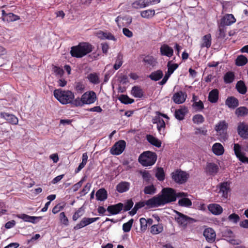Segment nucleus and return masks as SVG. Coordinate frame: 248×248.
Here are the masks:
<instances>
[{
    "instance_id": "nucleus-15",
    "label": "nucleus",
    "mask_w": 248,
    "mask_h": 248,
    "mask_svg": "<svg viewBox=\"0 0 248 248\" xmlns=\"http://www.w3.org/2000/svg\"><path fill=\"white\" fill-rule=\"evenodd\" d=\"M237 132L243 139H248V125L244 122L240 123L237 127Z\"/></svg>"
},
{
    "instance_id": "nucleus-50",
    "label": "nucleus",
    "mask_w": 248,
    "mask_h": 248,
    "mask_svg": "<svg viewBox=\"0 0 248 248\" xmlns=\"http://www.w3.org/2000/svg\"><path fill=\"white\" fill-rule=\"evenodd\" d=\"M178 204L181 206L190 207L192 205V202L188 198H183L179 200Z\"/></svg>"
},
{
    "instance_id": "nucleus-20",
    "label": "nucleus",
    "mask_w": 248,
    "mask_h": 248,
    "mask_svg": "<svg viewBox=\"0 0 248 248\" xmlns=\"http://www.w3.org/2000/svg\"><path fill=\"white\" fill-rule=\"evenodd\" d=\"M160 52L162 56L171 57L173 55V49L168 45L163 44L160 47Z\"/></svg>"
},
{
    "instance_id": "nucleus-60",
    "label": "nucleus",
    "mask_w": 248,
    "mask_h": 248,
    "mask_svg": "<svg viewBox=\"0 0 248 248\" xmlns=\"http://www.w3.org/2000/svg\"><path fill=\"white\" fill-rule=\"evenodd\" d=\"M140 230L141 231H145L147 230L148 224L146 221V219L144 217H141L140 219Z\"/></svg>"
},
{
    "instance_id": "nucleus-45",
    "label": "nucleus",
    "mask_w": 248,
    "mask_h": 248,
    "mask_svg": "<svg viewBox=\"0 0 248 248\" xmlns=\"http://www.w3.org/2000/svg\"><path fill=\"white\" fill-rule=\"evenodd\" d=\"M155 15V11L154 10L148 9L141 11L140 16L142 17L145 18H150L153 17Z\"/></svg>"
},
{
    "instance_id": "nucleus-29",
    "label": "nucleus",
    "mask_w": 248,
    "mask_h": 248,
    "mask_svg": "<svg viewBox=\"0 0 248 248\" xmlns=\"http://www.w3.org/2000/svg\"><path fill=\"white\" fill-rule=\"evenodd\" d=\"M230 191L229 184L227 182H223L220 184L219 193L222 194V196L227 198L228 192Z\"/></svg>"
},
{
    "instance_id": "nucleus-39",
    "label": "nucleus",
    "mask_w": 248,
    "mask_h": 248,
    "mask_svg": "<svg viewBox=\"0 0 248 248\" xmlns=\"http://www.w3.org/2000/svg\"><path fill=\"white\" fill-rule=\"evenodd\" d=\"M247 58L243 55H239L235 59V63L238 66H242L248 63Z\"/></svg>"
},
{
    "instance_id": "nucleus-9",
    "label": "nucleus",
    "mask_w": 248,
    "mask_h": 248,
    "mask_svg": "<svg viewBox=\"0 0 248 248\" xmlns=\"http://www.w3.org/2000/svg\"><path fill=\"white\" fill-rule=\"evenodd\" d=\"M125 146V141L124 140H120L113 145L110 150V153L113 155H119L124 150Z\"/></svg>"
},
{
    "instance_id": "nucleus-34",
    "label": "nucleus",
    "mask_w": 248,
    "mask_h": 248,
    "mask_svg": "<svg viewBox=\"0 0 248 248\" xmlns=\"http://www.w3.org/2000/svg\"><path fill=\"white\" fill-rule=\"evenodd\" d=\"M146 139L150 144L156 147H160L161 146V141L151 135H147Z\"/></svg>"
},
{
    "instance_id": "nucleus-26",
    "label": "nucleus",
    "mask_w": 248,
    "mask_h": 248,
    "mask_svg": "<svg viewBox=\"0 0 248 248\" xmlns=\"http://www.w3.org/2000/svg\"><path fill=\"white\" fill-rule=\"evenodd\" d=\"M218 97L219 91L217 89H214L209 92L208 99L211 103H216L217 102Z\"/></svg>"
},
{
    "instance_id": "nucleus-64",
    "label": "nucleus",
    "mask_w": 248,
    "mask_h": 248,
    "mask_svg": "<svg viewBox=\"0 0 248 248\" xmlns=\"http://www.w3.org/2000/svg\"><path fill=\"white\" fill-rule=\"evenodd\" d=\"M123 32L125 36L128 38L132 37L133 35V32L126 28H123Z\"/></svg>"
},
{
    "instance_id": "nucleus-13",
    "label": "nucleus",
    "mask_w": 248,
    "mask_h": 248,
    "mask_svg": "<svg viewBox=\"0 0 248 248\" xmlns=\"http://www.w3.org/2000/svg\"><path fill=\"white\" fill-rule=\"evenodd\" d=\"M0 117L1 118L6 120L8 123L11 124L16 125L18 124V118L13 114L5 112H1L0 113Z\"/></svg>"
},
{
    "instance_id": "nucleus-42",
    "label": "nucleus",
    "mask_w": 248,
    "mask_h": 248,
    "mask_svg": "<svg viewBox=\"0 0 248 248\" xmlns=\"http://www.w3.org/2000/svg\"><path fill=\"white\" fill-rule=\"evenodd\" d=\"M163 231V227L161 224L153 225L150 228V232L153 234H157Z\"/></svg>"
},
{
    "instance_id": "nucleus-56",
    "label": "nucleus",
    "mask_w": 248,
    "mask_h": 248,
    "mask_svg": "<svg viewBox=\"0 0 248 248\" xmlns=\"http://www.w3.org/2000/svg\"><path fill=\"white\" fill-rule=\"evenodd\" d=\"M168 73L172 74L173 72L178 68V65L177 63L170 64V62L168 63Z\"/></svg>"
},
{
    "instance_id": "nucleus-1",
    "label": "nucleus",
    "mask_w": 248,
    "mask_h": 248,
    "mask_svg": "<svg viewBox=\"0 0 248 248\" xmlns=\"http://www.w3.org/2000/svg\"><path fill=\"white\" fill-rule=\"evenodd\" d=\"M176 200V192L170 187L163 188L161 194L154 196L148 200V205L157 207L175 202Z\"/></svg>"
},
{
    "instance_id": "nucleus-36",
    "label": "nucleus",
    "mask_w": 248,
    "mask_h": 248,
    "mask_svg": "<svg viewBox=\"0 0 248 248\" xmlns=\"http://www.w3.org/2000/svg\"><path fill=\"white\" fill-rule=\"evenodd\" d=\"M163 76V72L161 70H158L152 72L149 76V78L152 80L158 81Z\"/></svg>"
},
{
    "instance_id": "nucleus-7",
    "label": "nucleus",
    "mask_w": 248,
    "mask_h": 248,
    "mask_svg": "<svg viewBox=\"0 0 248 248\" xmlns=\"http://www.w3.org/2000/svg\"><path fill=\"white\" fill-rule=\"evenodd\" d=\"M173 180L179 184L185 183L189 178V174L181 170H177L171 173Z\"/></svg>"
},
{
    "instance_id": "nucleus-19",
    "label": "nucleus",
    "mask_w": 248,
    "mask_h": 248,
    "mask_svg": "<svg viewBox=\"0 0 248 248\" xmlns=\"http://www.w3.org/2000/svg\"><path fill=\"white\" fill-rule=\"evenodd\" d=\"M236 19L232 14H226L220 20V26H229L235 22Z\"/></svg>"
},
{
    "instance_id": "nucleus-46",
    "label": "nucleus",
    "mask_w": 248,
    "mask_h": 248,
    "mask_svg": "<svg viewBox=\"0 0 248 248\" xmlns=\"http://www.w3.org/2000/svg\"><path fill=\"white\" fill-rule=\"evenodd\" d=\"M121 102L124 104H130L134 102L133 99L129 98L127 95L121 94L118 98Z\"/></svg>"
},
{
    "instance_id": "nucleus-52",
    "label": "nucleus",
    "mask_w": 248,
    "mask_h": 248,
    "mask_svg": "<svg viewBox=\"0 0 248 248\" xmlns=\"http://www.w3.org/2000/svg\"><path fill=\"white\" fill-rule=\"evenodd\" d=\"M155 177L159 181H163L165 179V172L162 168H158L155 173Z\"/></svg>"
},
{
    "instance_id": "nucleus-40",
    "label": "nucleus",
    "mask_w": 248,
    "mask_h": 248,
    "mask_svg": "<svg viewBox=\"0 0 248 248\" xmlns=\"http://www.w3.org/2000/svg\"><path fill=\"white\" fill-rule=\"evenodd\" d=\"M88 158V156L87 153H85L82 154V162L79 164L78 167L75 170L76 173L79 172L85 167L87 163Z\"/></svg>"
},
{
    "instance_id": "nucleus-32",
    "label": "nucleus",
    "mask_w": 248,
    "mask_h": 248,
    "mask_svg": "<svg viewBox=\"0 0 248 248\" xmlns=\"http://www.w3.org/2000/svg\"><path fill=\"white\" fill-rule=\"evenodd\" d=\"M212 151L217 155H222L224 152L222 145L220 143H215L212 146Z\"/></svg>"
},
{
    "instance_id": "nucleus-3",
    "label": "nucleus",
    "mask_w": 248,
    "mask_h": 248,
    "mask_svg": "<svg viewBox=\"0 0 248 248\" xmlns=\"http://www.w3.org/2000/svg\"><path fill=\"white\" fill-rule=\"evenodd\" d=\"M54 97L62 105L70 104L74 106L75 95L70 90H63L61 89L54 91Z\"/></svg>"
},
{
    "instance_id": "nucleus-25",
    "label": "nucleus",
    "mask_w": 248,
    "mask_h": 248,
    "mask_svg": "<svg viewBox=\"0 0 248 248\" xmlns=\"http://www.w3.org/2000/svg\"><path fill=\"white\" fill-rule=\"evenodd\" d=\"M148 201V200L146 201V202H137L134 208L132 209V210L129 212V214L131 216H134L136 213L137 211L139 209L141 208L142 207H143L145 205L150 207H155V206H153L150 205H148L147 202Z\"/></svg>"
},
{
    "instance_id": "nucleus-63",
    "label": "nucleus",
    "mask_w": 248,
    "mask_h": 248,
    "mask_svg": "<svg viewBox=\"0 0 248 248\" xmlns=\"http://www.w3.org/2000/svg\"><path fill=\"white\" fill-rule=\"evenodd\" d=\"M145 7L156 3H159L160 0H143Z\"/></svg>"
},
{
    "instance_id": "nucleus-37",
    "label": "nucleus",
    "mask_w": 248,
    "mask_h": 248,
    "mask_svg": "<svg viewBox=\"0 0 248 248\" xmlns=\"http://www.w3.org/2000/svg\"><path fill=\"white\" fill-rule=\"evenodd\" d=\"M235 114L238 117L247 116L248 115V108L244 106L237 108L235 109Z\"/></svg>"
},
{
    "instance_id": "nucleus-5",
    "label": "nucleus",
    "mask_w": 248,
    "mask_h": 248,
    "mask_svg": "<svg viewBox=\"0 0 248 248\" xmlns=\"http://www.w3.org/2000/svg\"><path fill=\"white\" fill-rule=\"evenodd\" d=\"M157 159L155 153L149 151H145L141 154L139 157V162L143 166L153 165Z\"/></svg>"
},
{
    "instance_id": "nucleus-31",
    "label": "nucleus",
    "mask_w": 248,
    "mask_h": 248,
    "mask_svg": "<svg viewBox=\"0 0 248 248\" xmlns=\"http://www.w3.org/2000/svg\"><path fill=\"white\" fill-rule=\"evenodd\" d=\"M96 199L98 201H104L108 198V193L105 188L98 189L96 193Z\"/></svg>"
},
{
    "instance_id": "nucleus-18",
    "label": "nucleus",
    "mask_w": 248,
    "mask_h": 248,
    "mask_svg": "<svg viewBox=\"0 0 248 248\" xmlns=\"http://www.w3.org/2000/svg\"><path fill=\"white\" fill-rule=\"evenodd\" d=\"M219 170L218 166L214 163H207L205 169V172L210 175H215Z\"/></svg>"
},
{
    "instance_id": "nucleus-43",
    "label": "nucleus",
    "mask_w": 248,
    "mask_h": 248,
    "mask_svg": "<svg viewBox=\"0 0 248 248\" xmlns=\"http://www.w3.org/2000/svg\"><path fill=\"white\" fill-rule=\"evenodd\" d=\"M85 89V85L83 81H77L74 84V90L79 93H82Z\"/></svg>"
},
{
    "instance_id": "nucleus-44",
    "label": "nucleus",
    "mask_w": 248,
    "mask_h": 248,
    "mask_svg": "<svg viewBox=\"0 0 248 248\" xmlns=\"http://www.w3.org/2000/svg\"><path fill=\"white\" fill-rule=\"evenodd\" d=\"M123 63V55L121 53H119L117 56L115 64L113 68L115 70L119 69Z\"/></svg>"
},
{
    "instance_id": "nucleus-2",
    "label": "nucleus",
    "mask_w": 248,
    "mask_h": 248,
    "mask_svg": "<svg viewBox=\"0 0 248 248\" xmlns=\"http://www.w3.org/2000/svg\"><path fill=\"white\" fill-rule=\"evenodd\" d=\"M94 48L93 45L88 42L79 43L78 45L72 46L71 55L77 58H81L91 53Z\"/></svg>"
},
{
    "instance_id": "nucleus-22",
    "label": "nucleus",
    "mask_w": 248,
    "mask_h": 248,
    "mask_svg": "<svg viewBox=\"0 0 248 248\" xmlns=\"http://www.w3.org/2000/svg\"><path fill=\"white\" fill-rule=\"evenodd\" d=\"M97 36L101 40L108 39L116 41L117 39L115 37L109 32H104L99 31L96 33Z\"/></svg>"
},
{
    "instance_id": "nucleus-8",
    "label": "nucleus",
    "mask_w": 248,
    "mask_h": 248,
    "mask_svg": "<svg viewBox=\"0 0 248 248\" xmlns=\"http://www.w3.org/2000/svg\"><path fill=\"white\" fill-rule=\"evenodd\" d=\"M177 217H175V220L177 223L181 226L186 227L188 223L195 222V220L190 217H189L179 212L176 211Z\"/></svg>"
},
{
    "instance_id": "nucleus-28",
    "label": "nucleus",
    "mask_w": 248,
    "mask_h": 248,
    "mask_svg": "<svg viewBox=\"0 0 248 248\" xmlns=\"http://www.w3.org/2000/svg\"><path fill=\"white\" fill-rule=\"evenodd\" d=\"M130 184L127 182H121L116 186V190L119 193L126 192L129 189Z\"/></svg>"
},
{
    "instance_id": "nucleus-27",
    "label": "nucleus",
    "mask_w": 248,
    "mask_h": 248,
    "mask_svg": "<svg viewBox=\"0 0 248 248\" xmlns=\"http://www.w3.org/2000/svg\"><path fill=\"white\" fill-rule=\"evenodd\" d=\"M202 43L201 46L202 48L206 47L209 48L211 46L212 37L210 33L204 35L202 39Z\"/></svg>"
},
{
    "instance_id": "nucleus-4",
    "label": "nucleus",
    "mask_w": 248,
    "mask_h": 248,
    "mask_svg": "<svg viewBox=\"0 0 248 248\" xmlns=\"http://www.w3.org/2000/svg\"><path fill=\"white\" fill-rule=\"evenodd\" d=\"M97 99L96 93L93 91H88L84 93L81 97H78L75 99L74 107H82L85 104H92Z\"/></svg>"
},
{
    "instance_id": "nucleus-48",
    "label": "nucleus",
    "mask_w": 248,
    "mask_h": 248,
    "mask_svg": "<svg viewBox=\"0 0 248 248\" xmlns=\"http://www.w3.org/2000/svg\"><path fill=\"white\" fill-rule=\"evenodd\" d=\"M87 78L91 83L94 84H97L100 82L99 77L96 73L90 74Z\"/></svg>"
},
{
    "instance_id": "nucleus-51",
    "label": "nucleus",
    "mask_w": 248,
    "mask_h": 248,
    "mask_svg": "<svg viewBox=\"0 0 248 248\" xmlns=\"http://www.w3.org/2000/svg\"><path fill=\"white\" fill-rule=\"evenodd\" d=\"M132 6L133 8L138 9H142L145 7L143 0H135L132 4Z\"/></svg>"
},
{
    "instance_id": "nucleus-21",
    "label": "nucleus",
    "mask_w": 248,
    "mask_h": 248,
    "mask_svg": "<svg viewBox=\"0 0 248 248\" xmlns=\"http://www.w3.org/2000/svg\"><path fill=\"white\" fill-rule=\"evenodd\" d=\"M124 204L120 202L114 205H109L107 210L111 215H117L122 210Z\"/></svg>"
},
{
    "instance_id": "nucleus-16",
    "label": "nucleus",
    "mask_w": 248,
    "mask_h": 248,
    "mask_svg": "<svg viewBox=\"0 0 248 248\" xmlns=\"http://www.w3.org/2000/svg\"><path fill=\"white\" fill-rule=\"evenodd\" d=\"M206 241L209 243H213L215 241L216 233L215 231L211 228L205 229L203 233Z\"/></svg>"
},
{
    "instance_id": "nucleus-58",
    "label": "nucleus",
    "mask_w": 248,
    "mask_h": 248,
    "mask_svg": "<svg viewBox=\"0 0 248 248\" xmlns=\"http://www.w3.org/2000/svg\"><path fill=\"white\" fill-rule=\"evenodd\" d=\"M83 215V210L82 207L79 208L78 210L74 213L72 217V219L74 221H76L78 218L81 217Z\"/></svg>"
},
{
    "instance_id": "nucleus-61",
    "label": "nucleus",
    "mask_w": 248,
    "mask_h": 248,
    "mask_svg": "<svg viewBox=\"0 0 248 248\" xmlns=\"http://www.w3.org/2000/svg\"><path fill=\"white\" fill-rule=\"evenodd\" d=\"M133 204L134 203L131 199L127 200L123 207L124 211L126 212L130 210L133 206Z\"/></svg>"
},
{
    "instance_id": "nucleus-47",
    "label": "nucleus",
    "mask_w": 248,
    "mask_h": 248,
    "mask_svg": "<svg viewBox=\"0 0 248 248\" xmlns=\"http://www.w3.org/2000/svg\"><path fill=\"white\" fill-rule=\"evenodd\" d=\"M20 16L16 15L12 13H8L7 15H6V17L4 18V21H6L7 22H11L17 21L20 19Z\"/></svg>"
},
{
    "instance_id": "nucleus-38",
    "label": "nucleus",
    "mask_w": 248,
    "mask_h": 248,
    "mask_svg": "<svg viewBox=\"0 0 248 248\" xmlns=\"http://www.w3.org/2000/svg\"><path fill=\"white\" fill-rule=\"evenodd\" d=\"M142 62L145 64L152 66H154L156 63L155 59L153 56L150 55L145 56L143 59Z\"/></svg>"
},
{
    "instance_id": "nucleus-55",
    "label": "nucleus",
    "mask_w": 248,
    "mask_h": 248,
    "mask_svg": "<svg viewBox=\"0 0 248 248\" xmlns=\"http://www.w3.org/2000/svg\"><path fill=\"white\" fill-rule=\"evenodd\" d=\"M192 121L195 124H200L204 122V118L201 114H196L193 116Z\"/></svg>"
},
{
    "instance_id": "nucleus-11",
    "label": "nucleus",
    "mask_w": 248,
    "mask_h": 248,
    "mask_svg": "<svg viewBox=\"0 0 248 248\" xmlns=\"http://www.w3.org/2000/svg\"><path fill=\"white\" fill-rule=\"evenodd\" d=\"M152 121L153 124H157V129L159 134L164 135L166 124L163 119L159 116H155Z\"/></svg>"
},
{
    "instance_id": "nucleus-59",
    "label": "nucleus",
    "mask_w": 248,
    "mask_h": 248,
    "mask_svg": "<svg viewBox=\"0 0 248 248\" xmlns=\"http://www.w3.org/2000/svg\"><path fill=\"white\" fill-rule=\"evenodd\" d=\"M228 219L234 223H237L240 220L239 216L235 213L231 214L228 217Z\"/></svg>"
},
{
    "instance_id": "nucleus-33",
    "label": "nucleus",
    "mask_w": 248,
    "mask_h": 248,
    "mask_svg": "<svg viewBox=\"0 0 248 248\" xmlns=\"http://www.w3.org/2000/svg\"><path fill=\"white\" fill-rule=\"evenodd\" d=\"M238 92L242 94H245L247 92V88L245 82L243 80L238 81L235 86Z\"/></svg>"
},
{
    "instance_id": "nucleus-24",
    "label": "nucleus",
    "mask_w": 248,
    "mask_h": 248,
    "mask_svg": "<svg viewBox=\"0 0 248 248\" xmlns=\"http://www.w3.org/2000/svg\"><path fill=\"white\" fill-rule=\"evenodd\" d=\"M16 217L18 218L23 219L24 221L30 222L33 223H35L36 220L41 219L42 217L30 216L25 214H18Z\"/></svg>"
},
{
    "instance_id": "nucleus-53",
    "label": "nucleus",
    "mask_w": 248,
    "mask_h": 248,
    "mask_svg": "<svg viewBox=\"0 0 248 248\" xmlns=\"http://www.w3.org/2000/svg\"><path fill=\"white\" fill-rule=\"evenodd\" d=\"M133 221L134 220L132 218L123 225V230L124 232H127L131 230Z\"/></svg>"
},
{
    "instance_id": "nucleus-57",
    "label": "nucleus",
    "mask_w": 248,
    "mask_h": 248,
    "mask_svg": "<svg viewBox=\"0 0 248 248\" xmlns=\"http://www.w3.org/2000/svg\"><path fill=\"white\" fill-rule=\"evenodd\" d=\"M193 107L198 111H201L204 108V105L201 100L195 101L193 104Z\"/></svg>"
},
{
    "instance_id": "nucleus-35",
    "label": "nucleus",
    "mask_w": 248,
    "mask_h": 248,
    "mask_svg": "<svg viewBox=\"0 0 248 248\" xmlns=\"http://www.w3.org/2000/svg\"><path fill=\"white\" fill-rule=\"evenodd\" d=\"M131 93L135 97L141 98L143 96L144 92L140 87L135 86L132 87Z\"/></svg>"
},
{
    "instance_id": "nucleus-10",
    "label": "nucleus",
    "mask_w": 248,
    "mask_h": 248,
    "mask_svg": "<svg viewBox=\"0 0 248 248\" xmlns=\"http://www.w3.org/2000/svg\"><path fill=\"white\" fill-rule=\"evenodd\" d=\"M233 150L236 156L244 163L248 164V157L241 151L242 147L238 143H234Z\"/></svg>"
},
{
    "instance_id": "nucleus-17",
    "label": "nucleus",
    "mask_w": 248,
    "mask_h": 248,
    "mask_svg": "<svg viewBox=\"0 0 248 248\" xmlns=\"http://www.w3.org/2000/svg\"><path fill=\"white\" fill-rule=\"evenodd\" d=\"M226 106L229 108L234 109L239 105L238 99L234 96H228L225 101Z\"/></svg>"
},
{
    "instance_id": "nucleus-12",
    "label": "nucleus",
    "mask_w": 248,
    "mask_h": 248,
    "mask_svg": "<svg viewBox=\"0 0 248 248\" xmlns=\"http://www.w3.org/2000/svg\"><path fill=\"white\" fill-rule=\"evenodd\" d=\"M99 219V218L98 217H94V218L84 217L79 222V223H78L74 227V229L75 230H78L80 229H81V228L98 220Z\"/></svg>"
},
{
    "instance_id": "nucleus-62",
    "label": "nucleus",
    "mask_w": 248,
    "mask_h": 248,
    "mask_svg": "<svg viewBox=\"0 0 248 248\" xmlns=\"http://www.w3.org/2000/svg\"><path fill=\"white\" fill-rule=\"evenodd\" d=\"M85 180V177H84L78 183L72 186L73 190L74 192L77 191L80 187H81Z\"/></svg>"
},
{
    "instance_id": "nucleus-30",
    "label": "nucleus",
    "mask_w": 248,
    "mask_h": 248,
    "mask_svg": "<svg viewBox=\"0 0 248 248\" xmlns=\"http://www.w3.org/2000/svg\"><path fill=\"white\" fill-rule=\"evenodd\" d=\"M187 112V109L186 107L176 109L175 111V117L179 120H182Z\"/></svg>"
},
{
    "instance_id": "nucleus-14",
    "label": "nucleus",
    "mask_w": 248,
    "mask_h": 248,
    "mask_svg": "<svg viewBox=\"0 0 248 248\" xmlns=\"http://www.w3.org/2000/svg\"><path fill=\"white\" fill-rule=\"evenodd\" d=\"M186 97V93L180 91L174 93L172 99L175 104H181L185 102Z\"/></svg>"
},
{
    "instance_id": "nucleus-6",
    "label": "nucleus",
    "mask_w": 248,
    "mask_h": 248,
    "mask_svg": "<svg viewBox=\"0 0 248 248\" xmlns=\"http://www.w3.org/2000/svg\"><path fill=\"white\" fill-rule=\"evenodd\" d=\"M228 124L225 120L219 121L215 125V130L220 139L225 140L227 139Z\"/></svg>"
},
{
    "instance_id": "nucleus-23",
    "label": "nucleus",
    "mask_w": 248,
    "mask_h": 248,
    "mask_svg": "<svg viewBox=\"0 0 248 248\" xmlns=\"http://www.w3.org/2000/svg\"><path fill=\"white\" fill-rule=\"evenodd\" d=\"M209 211L213 215H219L223 212L222 207L218 204L212 203L208 206Z\"/></svg>"
},
{
    "instance_id": "nucleus-49",
    "label": "nucleus",
    "mask_w": 248,
    "mask_h": 248,
    "mask_svg": "<svg viewBox=\"0 0 248 248\" xmlns=\"http://www.w3.org/2000/svg\"><path fill=\"white\" fill-rule=\"evenodd\" d=\"M145 194L153 195L156 193V188L153 185L146 186L143 190Z\"/></svg>"
},
{
    "instance_id": "nucleus-41",
    "label": "nucleus",
    "mask_w": 248,
    "mask_h": 248,
    "mask_svg": "<svg viewBox=\"0 0 248 248\" xmlns=\"http://www.w3.org/2000/svg\"><path fill=\"white\" fill-rule=\"evenodd\" d=\"M235 76L234 74L232 72H228L224 76L223 79L224 81L226 84H229L232 83L234 80Z\"/></svg>"
},
{
    "instance_id": "nucleus-54",
    "label": "nucleus",
    "mask_w": 248,
    "mask_h": 248,
    "mask_svg": "<svg viewBox=\"0 0 248 248\" xmlns=\"http://www.w3.org/2000/svg\"><path fill=\"white\" fill-rule=\"evenodd\" d=\"M60 222L64 225L67 226L69 225V220L64 212H61L59 215Z\"/></svg>"
}]
</instances>
